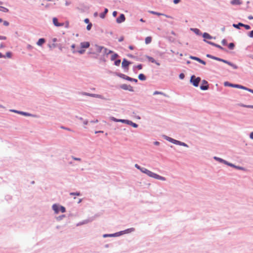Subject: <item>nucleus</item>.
<instances>
[{
    "mask_svg": "<svg viewBox=\"0 0 253 253\" xmlns=\"http://www.w3.org/2000/svg\"><path fill=\"white\" fill-rule=\"evenodd\" d=\"M141 171L144 173L146 174L148 176L151 177H153L154 178L161 180L162 181H165L166 180L165 177L160 176L155 173H154L144 168H142V169H141Z\"/></svg>",
    "mask_w": 253,
    "mask_h": 253,
    "instance_id": "1",
    "label": "nucleus"
},
{
    "mask_svg": "<svg viewBox=\"0 0 253 253\" xmlns=\"http://www.w3.org/2000/svg\"><path fill=\"white\" fill-rule=\"evenodd\" d=\"M201 81V78L200 77L196 78L195 76H192L191 77L190 81L192 83L194 86L197 87L199 85V84Z\"/></svg>",
    "mask_w": 253,
    "mask_h": 253,
    "instance_id": "2",
    "label": "nucleus"
},
{
    "mask_svg": "<svg viewBox=\"0 0 253 253\" xmlns=\"http://www.w3.org/2000/svg\"><path fill=\"white\" fill-rule=\"evenodd\" d=\"M91 49L94 50V52H93L92 53L97 54L100 53L102 49H103V47L97 45H95Z\"/></svg>",
    "mask_w": 253,
    "mask_h": 253,
    "instance_id": "3",
    "label": "nucleus"
},
{
    "mask_svg": "<svg viewBox=\"0 0 253 253\" xmlns=\"http://www.w3.org/2000/svg\"><path fill=\"white\" fill-rule=\"evenodd\" d=\"M202 83H203V85H202L200 86L201 89H202V90L208 89L209 88V85L208 84V82L205 80H203L202 81Z\"/></svg>",
    "mask_w": 253,
    "mask_h": 253,
    "instance_id": "4",
    "label": "nucleus"
},
{
    "mask_svg": "<svg viewBox=\"0 0 253 253\" xmlns=\"http://www.w3.org/2000/svg\"><path fill=\"white\" fill-rule=\"evenodd\" d=\"M53 23L56 27H60L64 26V24L63 23H60L58 22V19L56 17H54L53 18Z\"/></svg>",
    "mask_w": 253,
    "mask_h": 253,
    "instance_id": "5",
    "label": "nucleus"
},
{
    "mask_svg": "<svg viewBox=\"0 0 253 253\" xmlns=\"http://www.w3.org/2000/svg\"><path fill=\"white\" fill-rule=\"evenodd\" d=\"M126 18L124 14H121L120 16L117 18L116 21L118 23H121L125 21Z\"/></svg>",
    "mask_w": 253,
    "mask_h": 253,
    "instance_id": "6",
    "label": "nucleus"
},
{
    "mask_svg": "<svg viewBox=\"0 0 253 253\" xmlns=\"http://www.w3.org/2000/svg\"><path fill=\"white\" fill-rule=\"evenodd\" d=\"M190 58L195 60H196L203 65L206 64V62L204 61L201 60L200 58H199L198 57L191 56H190Z\"/></svg>",
    "mask_w": 253,
    "mask_h": 253,
    "instance_id": "7",
    "label": "nucleus"
},
{
    "mask_svg": "<svg viewBox=\"0 0 253 253\" xmlns=\"http://www.w3.org/2000/svg\"><path fill=\"white\" fill-rule=\"evenodd\" d=\"M130 64L129 62L127 61L126 59H124L122 63V67L124 68L127 67Z\"/></svg>",
    "mask_w": 253,
    "mask_h": 253,
    "instance_id": "8",
    "label": "nucleus"
},
{
    "mask_svg": "<svg viewBox=\"0 0 253 253\" xmlns=\"http://www.w3.org/2000/svg\"><path fill=\"white\" fill-rule=\"evenodd\" d=\"M224 85L225 86H229L236 87V88H239V84H232L229 83L228 82H225Z\"/></svg>",
    "mask_w": 253,
    "mask_h": 253,
    "instance_id": "9",
    "label": "nucleus"
},
{
    "mask_svg": "<svg viewBox=\"0 0 253 253\" xmlns=\"http://www.w3.org/2000/svg\"><path fill=\"white\" fill-rule=\"evenodd\" d=\"M149 12L152 13V14H155V15H158V16L164 15L165 16H166L167 18H171V17H170L169 16H168V15H165V14H164L163 13H158V12H155V11H150Z\"/></svg>",
    "mask_w": 253,
    "mask_h": 253,
    "instance_id": "10",
    "label": "nucleus"
},
{
    "mask_svg": "<svg viewBox=\"0 0 253 253\" xmlns=\"http://www.w3.org/2000/svg\"><path fill=\"white\" fill-rule=\"evenodd\" d=\"M81 46L82 48H88L89 46V43L88 42H83L81 43Z\"/></svg>",
    "mask_w": 253,
    "mask_h": 253,
    "instance_id": "11",
    "label": "nucleus"
},
{
    "mask_svg": "<svg viewBox=\"0 0 253 253\" xmlns=\"http://www.w3.org/2000/svg\"><path fill=\"white\" fill-rule=\"evenodd\" d=\"M147 58L150 62H151L152 63H155L156 64H157L158 66H159L160 65V63L156 62V60L153 57L148 56L147 57Z\"/></svg>",
    "mask_w": 253,
    "mask_h": 253,
    "instance_id": "12",
    "label": "nucleus"
},
{
    "mask_svg": "<svg viewBox=\"0 0 253 253\" xmlns=\"http://www.w3.org/2000/svg\"><path fill=\"white\" fill-rule=\"evenodd\" d=\"M45 42V40L43 38H41L38 40V42H37V44L39 46H42Z\"/></svg>",
    "mask_w": 253,
    "mask_h": 253,
    "instance_id": "13",
    "label": "nucleus"
},
{
    "mask_svg": "<svg viewBox=\"0 0 253 253\" xmlns=\"http://www.w3.org/2000/svg\"><path fill=\"white\" fill-rule=\"evenodd\" d=\"M123 76L125 77L124 78L126 80H128V81H133V82H134L135 83L137 82V79L131 78L129 77L126 76H125L124 75H123Z\"/></svg>",
    "mask_w": 253,
    "mask_h": 253,
    "instance_id": "14",
    "label": "nucleus"
},
{
    "mask_svg": "<svg viewBox=\"0 0 253 253\" xmlns=\"http://www.w3.org/2000/svg\"><path fill=\"white\" fill-rule=\"evenodd\" d=\"M231 3L233 5H239L241 4L240 0H232Z\"/></svg>",
    "mask_w": 253,
    "mask_h": 253,
    "instance_id": "15",
    "label": "nucleus"
},
{
    "mask_svg": "<svg viewBox=\"0 0 253 253\" xmlns=\"http://www.w3.org/2000/svg\"><path fill=\"white\" fill-rule=\"evenodd\" d=\"M108 10L107 8H105L104 9V11L103 13H102L100 14V17L101 18H104L105 17V15L106 14H107V13L108 12Z\"/></svg>",
    "mask_w": 253,
    "mask_h": 253,
    "instance_id": "16",
    "label": "nucleus"
},
{
    "mask_svg": "<svg viewBox=\"0 0 253 253\" xmlns=\"http://www.w3.org/2000/svg\"><path fill=\"white\" fill-rule=\"evenodd\" d=\"M203 36V37L205 39H212L211 36L210 34H209L208 33H204Z\"/></svg>",
    "mask_w": 253,
    "mask_h": 253,
    "instance_id": "17",
    "label": "nucleus"
},
{
    "mask_svg": "<svg viewBox=\"0 0 253 253\" xmlns=\"http://www.w3.org/2000/svg\"><path fill=\"white\" fill-rule=\"evenodd\" d=\"M138 79L141 81H144L146 80V77L144 74H140L138 76Z\"/></svg>",
    "mask_w": 253,
    "mask_h": 253,
    "instance_id": "18",
    "label": "nucleus"
},
{
    "mask_svg": "<svg viewBox=\"0 0 253 253\" xmlns=\"http://www.w3.org/2000/svg\"><path fill=\"white\" fill-rule=\"evenodd\" d=\"M152 41V38L151 37H147L145 39V43L146 44H149Z\"/></svg>",
    "mask_w": 253,
    "mask_h": 253,
    "instance_id": "19",
    "label": "nucleus"
},
{
    "mask_svg": "<svg viewBox=\"0 0 253 253\" xmlns=\"http://www.w3.org/2000/svg\"><path fill=\"white\" fill-rule=\"evenodd\" d=\"M239 25L242 26V27H244L247 30H249L251 29V27L248 25H245V24H244L242 23H239Z\"/></svg>",
    "mask_w": 253,
    "mask_h": 253,
    "instance_id": "20",
    "label": "nucleus"
},
{
    "mask_svg": "<svg viewBox=\"0 0 253 253\" xmlns=\"http://www.w3.org/2000/svg\"><path fill=\"white\" fill-rule=\"evenodd\" d=\"M53 210L56 212H59L58 207L56 205H53L52 206Z\"/></svg>",
    "mask_w": 253,
    "mask_h": 253,
    "instance_id": "21",
    "label": "nucleus"
},
{
    "mask_svg": "<svg viewBox=\"0 0 253 253\" xmlns=\"http://www.w3.org/2000/svg\"><path fill=\"white\" fill-rule=\"evenodd\" d=\"M170 142L173 143L174 144H180V142L178 141V140H174L173 139H172V138H169V140Z\"/></svg>",
    "mask_w": 253,
    "mask_h": 253,
    "instance_id": "22",
    "label": "nucleus"
},
{
    "mask_svg": "<svg viewBox=\"0 0 253 253\" xmlns=\"http://www.w3.org/2000/svg\"><path fill=\"white\" fill-rule=\"evenodd\" d=\"M90 96L94 97H97V98H101V99L103 98V97L101 95H99V94H92L90 95Z\"/></svg>",
    "mask_w": 253,
    "mask_h": 253,
    "instance_id": "23",
    "label": "nucleus"
},
{
    "mask_svg": "<svg viewBox=\"0 0 253 253\" xmlns=\"http://www.w3.org/2000/svg\"><path fill=\"white\" fill-rule=\"evenodd\" d=\"M90 96L94 97H97V98H101V99L103 98V97L101 95H99V94H92L90 95Z\"/></svg>",
    "mask_w": 253,
    "mask_h": 253,
    "instance_id": "24",
    "label": "nucleus"
},
{
    "mask_svg": "<svg viewBox=\"0 0 253 253\" xmlns=\"http://www.w3.org/2000/svg\"><path fill=\"white\" fill-rule=\"evenodd\" d=\"M0 10L4 12H8L9 10L7 8L1 6L0 8Z\"/></svg>",
    "mask_w": 253,
    "mask_h": 253,
    "instance_id": "25",
    "label": "nucleus"
},
{
    "mask_svg": "<svg viewBox=\"0 0 253 253\" xmlns=\"http://www.w3.org/2000/svg\"><path fill=\"white\" fill-rule=\"evenodd\" d=\"M118 57V55L116 53H114L113 55H112L111 59L112 60H114L116 58H117Z\"/></svg>",
    "mask_w": 253,
    "mask_h": 253,
    "instance_id": "26",
    "label": "nucleus"
},
{
    "mask_svg": "<svg viewBox=\"0 0 253 253\" xmlns=\"http://www.w3.org/2000/svg\"><path fill=\"white\" fill-rule=\"evenodd\" d=\"M153 94L154 95H157V94H161V95H163L165 96H166L167 95L164 94V93L162 92H160V91H155L154 93H153Z\"/></svg>",
    "mask_w": 253,
    "mask_h": 253,
    "instance_id": "27",
    "label": "nucleus"
},
{
    "mask_svg": "<svg viewBox=\"0 0 253 253\" xmlns=\"http://www.w3.org/2000/svg\"><path fill=\"white\" fill-rule=\"evenodd\" d=\"M235 47V45L234 44V43L233 42H231V43H230L228 45V47L229 48L231 49H233Z\"/></svg>",
    "mask_w": 253,
    "mask_h": 253,
    "instance_id": "28",
    "label": "nucleus"
},
{
    "mask_svg": "<svg viewBox=\"0 0 253 253\" xmlns=\"http://www.w3.org/2000/svg\"><path fill=\"white\" fill-rule=\"evenodd\" d=\"M240 106L246 108H253V105H246L244 104H241L240 105Z\"/></svg>",
    "mask_w": 253,
    "mask_h": 253,
    "instance_id": "29",
    "label": "nucleus"
},
{
    "mask_svg": "<svg viewBox=\"0 0 253 253\" xmlns=\"http://www.w3.org/2000/svg\"><path fill=\"white\" fill-rule=\"evenodd\" d=\"M5 57H7V58H11V53L10 52H6V55L5 56Z\"/></svg>",
    "mask_w": 253,
    "mask_h": 253,
    "instance_id": "30",
    "label": "nucleus"
},
{
    "mask_svg": "<svg viewBox=\"0 0 253 253\" xmlns=\"http://www.w3.org/2000/svg\"><path fill=\"white\" fill-rule=\"evenodd\" d=\"M128 124H131L132 126H133L134 127H137L138 126V125L136 124L133 123L131 121H129Z\"/></svg>",
    "mask_w": 253,
    "mask_h": 253,
    "instance_id": "31",
    "label": "nucleus"
},
{
    "mask_svg": "<svg viewBox=\"0 0 253 253\" xmlns=\"http://www.w3.org/2000/svg\"><path fill=\"white\" fill-rule=\"evenodd\" d=\"M121 63V60L119 59L115 61V65L119 66Z\"/></svg>",
    "mask_w": 253,
    "mask_h": 253,
    "instance_id": "32",
    "label": "nucleus"
},
{
    "mask_svg": "<svg viewBox=\"0 0 253 253\" xmlns=\"http://www.w3.org/2000/svg\"><path fill=\"white\" fill-rule=\"evenodd\" d=\"M239 88L243 89L246 90H248V89H249V88H247L245 86H242L241 85H239Z\"/></svg>",
    "mask_w": 253,
    "mask_h": 253,
    "instance_id": "33",
    "label": "nucleus"
},
{
    "mask_svg": "<svg viewBox=\"0 0 253 253\" xmlns=\"http://www.w3.org/2000/svg\"><path fill=\"white\" fill-rule=\"evenodd\" d=\"M179 78L181 80L183 79L184 78V77H185V75L183 73H181L180 75H179Z\"/></svg>",
    "mask_w": 253,
    "mask_h": 253,
    "instance_id": "34",
    "label": "nucleus"
},
{
    "mask_svg": "<svg viewBox=\"0 0 253 253\" xmlns=\"http://www.w3.org/2000/svg\"><path fill=\"white\" fill-rule=\"evenodd\" d=\"M92 26L91 23H89L88 24V25L86 27V29L87 30H90Z\"/></svg>",
    "mask_w": 253,
    "mask_h": 253,
    "instance_id": "35",
    "label": "nucleus"
},
{
    "mask_svg": "<svg viewBox=\"0 0 253 253\" xmlns=\"http://www.w3.org/2000/svg\"><path fill=\"white\" fill-rule=\"evenodd\" d=\"M235 168L237 169H238L245 170V169L243 168V167L236 166V167H235Z\"/></svg>",
    "mask_w": 253,
    "mask_h": 253,
    "instance_id": "36",
    "label": "nucleus"
},
{
    "mask_svg": "<svg viewBox=\"0 0 253 253\" xmlns=\"http://www.w3.org/2000/svg\"><path fill=\"white\" fill-rule=\"evenodd\" d=\"M60 211L62 212H65V208L62 206H61L60 208Z\"/></svg>",
    "mask_w": 253,
    "mask_h": 253,
    "instance_id": "37",
    "label": "nucleus"
},
{
    "mask_svg": "<svg viewBox=\"0 0 253 253\" xmlns=\"http://www.w3.org/2000/svg\"><path fill=\"white\" fill-rule=\"evenodd\" d=\"M233 26L236 28H237V29H239V27L241 26L240 25H239V23H238V24H234L233 25Z\"/></svg>",
    "mask_w": 253,
    "mask_h": 253,
    "instance_id": "38",
    "label": "nucleus"
},
{
    "mask_svg": "<svg viewBox=\"0 0 253 253\" xmlns=\"http://www.w3.org/2000/svg\"><path fill=\"white\" fill-rule=\"evenodd\" d=\"M70 195H77V196H80V193H79V192H76V193H70Z\"/></svg>",
    "mask_w": 253,
    "mask_h": 253,
    "instance_id": "39",
    "label": "nucleus"
},
{
    "mask_svg": "<svg viewBox=\"0 0 253 253\" xmlns=\"http://www.w3.org/2000/svg\"><path fill=\"white\" fill-rule=\"evenodd\" d=\"M138 70H141L142 68V65L141 64H139L137 66H136Z\"/></svg>",
    "mask_w": 253,
    "mask_h": 253,
    "instance_id": "40",
    "label": "nucleus"
},
{
    "mask_svg": "<svg viewBox=\"0 0 253 253\" xmlns=\"http://www.w3.org/2000/svg\"><path fill=\"white\" fill-rule=\"evenodd\" d=\"M135 167L136 168H137V169H139L140 171H141V169H142V168L140 167L137 164H135Z\"/></svg>",
    "mask_w": 253,
    "mask_h": 253,
    "instance_id": "41",
    "label": "nucleus"
},
{
    "mask_svg": "<svg viewBox=\"0 0 253 253\" xmlns=\"http://www.w3.org/2000/svg\"><path fill=\"white\" fill-rule=\"evenodd\" d=\"M249 36L253 38V31H252L249 33Z\"/></svg>",
    "mask_w": 253,
    "mask_h": 253,
    "instance_id": "42",
    "label": "nucleus"
},
{
    "mask_svg": "<svg viewBox=\"0 0 253 253\" xmlns=\"http://www.w3.org/2000/svg\"><path fill=\"white\" fill-rule=\"evenodd\" d=\"M118 122H127V124H129V121H126V120H119Z\"/></svg>",
    "mask_w": 253,
    "mask_h": 253,
    "instance_id": "43",
    "label": "nucleus"
},
{
    "mask_svg": "<svg viewBox=\"0 0 253 253\" xmlns=\"http://www.w3.org/2000/svg\"><path fill=\"white\" fill-rule=\"evenodd\" d=\"M111 120H112V121H113L114 122H118V121H119V119H117L114 117H111Z\"/></svg>",
    "mask_w": 253,
    "mask_h": 253,
    "instance_id": "44",
    "label": "nucleus"
},
{
    "mask_svg": "<svg viewBox=\"0 0 253 253\" xmlns=\"http://www.w3.org/2000/svg\"><path fill=\"white\" fill-rule=\"evenodd\" d=\"M9 22L6 21H4L3 22V25L5 26H8L9 25Z\"/></svg>",
    "mask_w": 253,
    "mask_h": 253,
    "instance_id": "45",
    "label": "nucleus"
},
{
    "mask_svg": "<svg viewBox=\"0 0 253 253\" xmlns=\"http://www.w3.org/2000/svg\"><path fill=\"white\" fill-rule=\"evenodd\" d=\"M231 66L234 69H237L238 68V66L234 64H233Z\"/></svg>",
    "mask_w": 253,
    "mask_h": 253,
    "instance_id": "46",
    "label": "nucleus"
},
{
    "mask_svg": "<svg viewBox=\"0 0 253 253\" xmlns=\"http://www.w3.org/2000/svg\"><path fill=\"white\" fill-rule=\"evenodd\" d=\"M214 46L220 49H222V50L223 49V48L218 44H215V45Z\"/></svg>",
    "mask_w": 253,
    "mask_h": 253,
    "instance_id": "47",
    "label": "nucleus"
},
{
    "mask_svg": "<svg viewBox=\"0 0 253 253\" xmlns=\"http://www.w3.org/2000/svg\"><path fill=\"white\" fill-rule=\"evenodd\" d=\"M61 128H62V129H64L67 130L68 131H72L71 129H70L69 128H67V127H64V126H61Z\"/></svg>",
    "mask_w": 253,
    "mask_h": 253,
    "instance_id": "48",
    "label": "nucleus"
},
{
    "mask_svg": "<svg viewBox=\"0 0 253 253\" xmlns=\"http://www.w3.org/2000/svg\"><path fill=\"white\" fill-rule=\"evenodd\" d=\"M105 52L107 54H108L111 53H113V51L112 50H109L108 52H107V49L106 48H105Z\"/></svg>",
    "mask_w": 253,
    "mask_h": 253,
    "instance_id": "49",
    "label": "nucleus"
},
{
    "mask_svg": "<svg viewBox=\"0 0 253 253\" xmlns=\"http://www.w3.org/2000/svg\"><path fill=\"white\" fill-rule=\"evenodd\" d=\"M221 42L223 45H225L227 43V41L226 40L224 39Z\"/></svg>",
    "mask_w": 253,
    "mask_h": 253,
    "instance_id": "50",
    "label": "nucleus"
},
{
    "mask_svg": "<svg viewBox=\"0 0 253 253\" xmlns=\"http://www.w3.org/2000/svg\"><path fill=\"white\" fill-rule=\"evenodd\" d=\"M84 51H85V50L84 49H82V50H79L78 52L80 54H83L84 52Z\"/></svg>",
    "mask_w": 253,
    "mask_h": 253,
    "instance_id": "51",
    "label": "nucleus"
},
{
    "mask_svg": "<svg viewBox=\"0 0 253 253\" xmlns=\"http://www.w3.org/2000/svg\"><path fill=\"white\" fill-rule=\"evenodd\" d=\"M72 158L74 160H76V161H80L81 160V159L80 158H75V157H73Z\"/></svg>",
    "mask_w": 253,
    "mask_h": 253,
    "instance_id": "52",
    "label": "nucleus"
},
{
    "mask_svg": "<svg viewBox=\"0 0 253 253\" xmlns=\"http://www.w3.org/2000/svg\"><path fill=\"white\" fill-rule=\"evenodd\" d=\"M117 11H114L113 12V16L114 17H116L117 16Z\"/></svg>",
    "mask_w": 253,
    "mask_h": 253,
    "instance_id": "53",
    "label": "nucleus"
},
{
    "mask_svg": "<svg viewBox=\"0 0 253 253\" xmlns=\"http://www.w3.org/2000/svg\"><path fill=\"white\" fill-rule=\"evenodd\" d=\"M178 144L180 145L184 146H187V145L185 143H184L183 142H180V144Z\"/></svg>",
    "mask_w": 253,
    "mask_h": 253,
    "instance_id": "54",
    "label": "nucleus"
},
{
    "mask_svg": "<svg viewBox=\"0 0 253 253\" xmlns=\"http://www.w3.org/2000/svg\"><path fill=\"white\" fill-rule=\"evenodd\" d=\"M180 1V0H173V2L175 3V4H177L178 3V2H179Z\"/></svg>",
    "mask_w": 253,
    "mask_h": 253,
    "instance_id": "55",
    "label": "nucleus"
},
{
    "mask_svg": "<svg viewBox=\"0 0 253 253\" xmlns=\"http://www.w3.org/2000/svg\"><path fill=\"white\" fill-rule=\"evenodd\" d=\"M69 22H67L66 23V24H65V27H66V28H69Z\"/></svg>",
    "mask_w": 253,
    "mask_h": 253,
    "instance_id": "56",
    "label": "nucleus"
},
{
    "mask_svg": "<svg viewBox=\"0 0 253 253\" xmlns=\"http://www.w3.org/2000/svg\"><path fill=\"white\" fill-rule=\"evenodd\" d=\"M208 43H209V44H211L213 46H214L215 45V43H213V42H207Z\"/></svg>",
    "mask_w": 253,
    "mask_h": 253,
    "instance_id": "57",
    "label": "nucleus"
},
{
    "mask_svg": "<svg viewBox=\"0 0 253 253\" xmlns=\"http://www.w3.org/2000/svg\"><path fill=\"white\" fill-rule=\"evenodd\" d=\"M84 22H85V23H88L89 22V19H88L86 18V19H85V20H84Z\"/></svg>",
    "mask_w": 253,
    "mask_h": 253,
    "instance_id": "58",
    "label": "nucleus"
},
{
    "mask_svg": "<svg viewBox=\"0 0 253 253\" xmlns=\"http://www.w3.org/2000/svg\"><path fill=\"white\" fill-rule=\"evenodd\" d=\"M0 58H5V56L0 52Z\"/></svg>",
    "mask_w": 253,
    "mask_h": 253,
    "instance_id": "59",
    "label": "nucleus"
},
{
    "mask_svg": "<svg viewBox=\"0 0 253 253\" xmlns=\"http://www.w3.org/2000/svg\"><path fill=\"white\" fill-rule=\"evenodd\" d=\"M220 61H222L225 63H227L228 61L221 59Z\"/></svg>",
    "mask_w": 253,
    "mask_h": 253,
    "instance_id": "60",
    "label": "nucleus"
},
{
    "mask_svg": "<svg viewBox=\"0 0 253 253\" xmlns=\"http://www.w3.org/2000/svg\"><path fill=\"white\" fill-rule=\"evenodd\" d=\"M6 38L5 37H2L0 36V40H5Z\"/></svg>",
    "mask_w": 253,
    "mask_h": 253,
    "instance_id": "61",
    "label": "nucleus"
},
{
    "mask_svg": "<svg viewBox=\"0 0 253 253\" xmlns=\"http://www.w3.org/2000/svg\"><path fill=\"white\" fill-rule=\"evenodd\" d=\"M122 88H123V89H127V88H126V85H123L122 86Z\"/></svg>",
    "mask_w": 253,
    "mask_h": 253,
    "instance_id": "62",
    "label": "nucleus"
},
{
    "mask_svg": "<svg viewBox=\"0 0 253 253\" xmlns=\"http://www.w3.org/2000/svg\"><path fill=\"white\" fill-rule=\"evenodd\" d=\"M250 137L253 139V132H251L250 134Z\"/></svg>",
    "mask_w": 253,
    "mask_h": 253,
    "instance_id": "63",
    "label": "nucleus"
},
{
    "mask_svg": "<svg viewBox=\"0 0 253 253\" xmlns=\"http://www.w3.org/2000/svg\"><path fill=\"white\" fill-rule=\"evenodd\" d=\"M248 19H250V20L253 19V17L252 16H249L248 17Z\"/></svg>",
    "mask_w": 253,
    "mask_h": 253,
    "instance_id": "64",
    "label": "nucleus"
}]
</instances>
